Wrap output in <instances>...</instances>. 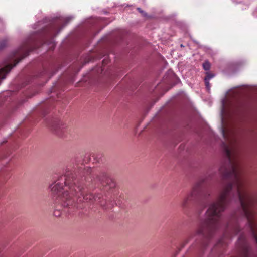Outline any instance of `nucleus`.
<instances>
[{
    "label": "nucleus",
    "instance_id": "39448f33",
    "mask_svg": "<svg viewBox=\"0 0 257 257\" xmlns=\"http://www.w3.org/2000/svg\"><path fill=\"white\" fill-rule=\"evenodd\" d=\"M91 157L93 158L94 161H95V162H98L101 158V155L95 154H92L91 155L86 154L84 157L83 162L85 163L89 162L91 160Z\"/></svg>",
    "mask_w": 257,
    "mask_h": 257
},
{
    "label": "nucleus",
    "instance_id": "f257e3e1",
    "mask_svg": "<svg viewBox=\"0 0 257 257\" xmlns=\"http://www.w3.org/2000/svg\"><path fill=\"white\" fill-rule=\"evenodd\" d=\"M226 162L219 169L222 183L219 194L215 200L211 199L210 191L206 179H200L196 182L191 190L181 201V207L186 209L190 202L201 203L206 201L208 208L206 211L205 218L201 220L195 234L204 240L203 247L207 245L209 240L223 227L224 223L221 216L226 205L231 201L238 202L240 205L241 217L233 216L228 223L223 226L224 233L218 244L226 243V238H231L240 231L242 218L246 226L238 238V243L243 251V257H249V247L245 232L253 238L257 245V220L255 219V205L257 203V195L248 192L243 187V183L240 177L238 163L235 158L231 157V152L224 144Z\"/></svg>",
    "mask_w": 257,
    "mask_h": 257
},
{
    "label": "nucleus",
    "instance_id": "f03ea898",
    "mask_svg": "<svg viewBox=\"0 0 257 257\" xmlns=\"http://www.w3.org/2000/svg\"><path fill=\"white\" fill-rule=\"evenodd\" d=\"M97 184L106 189H113L116 185L105 171L94 172L91 168L85 167L83 163L75 160L72 165L66 168L63 175L59 176L50 186L58 205L54 215L61 216L60 208L78 207L79 202L100 203L102 196L101 194L93 195L85 191L86 189L91 190L97 187Z\"/></svg>",
    "mask_w": 257,
    "mask_h": 257
},
{
    "label": "nucleus",
    "instance_id": "ddd939ff",
    "mask_svg": "<svg viewBox=\"0 0 257 257\" xmlns=\"http://www.w3.org/2000/svg\"><path fill=\"white\" fill-rule=\"evenodd\" d=\"M181 47H184V46H183L182 44H181Z\"/></svg>",
    "mask_w": 257,
    "mask_h": 257
},
{
    "label": "nucleus",
    "instance_id": "7ed1b4c3",
    "mask_svg": "<svg viewBox=\"0 0 257 257\" xmlns=\"http://www.w3.org/2000/svg\"><path fill=\"white\" fill-rule=\"evenodd\" d=\"M72 19V17H71L66 18H59L55 19L50 26L49 34L51 36H56Z\"/></svg>",
    "mask_w": 257,
    "mask_h": 257
},
{
    "label": "nucleus",
    "instance_id": "9b49d317",
    "mask_svg": "<svg viewBox=\"0 0 257 257\" xmlns=\"http://www.w3.org/2000/svg\"><path fill=\"white\" fill-rule=\"evenodd\" d=\"M201 213V211L198 210V215H200Z\"/></svg>",
    "mask_w": 257,
    "mask_h": 257
},
{
    "label": "nucleus",
    "instance_id": "f8f14e48",
    "mask_svg": "<svg viewBox=\"0 0 257 257\" xmlns=\"http://www.w3.org/2000/svg\"><path fill=\"white\" fill-rule=\"evenodd\" d=\"M189 241V239H187L186 241H185V244H187Z\"/></svg>",
    "mask_w": 257,
    "mask_h": 257
},
{
    "label": "nucleus",
    "instance_id": "20e7f679",
    "mask_svg": "<svg viewBox=\"0 0 257 257\" xmlns=\"http://www.w3.org/2000/svg\"><path fill=\"white\" fill-rule=\"evenodd\" d=\"M67 125L61 120H56L53 122L51 129L58 136L63 137L66 131Z\"/></svg>",
    "mask_w": 257,
    "mask_h": 257
},
{
    "label": "nucleus",
    "instance_id": "9d476101",
    "mask_svg": "<svg viewBox=\"0 0 257 257\" xmlns=\"http://www.w3.org/2000/svg\"><path fill=\"white\" fill-rule=\"evenodd\" d=\"M204 82L206 88L208 90H209L210 89L209 81H206V80H204Z\"/></svg>",
    "mask_w": 257,
    "mask_h": 257
},
{
    "label": "nucleus",
    "instance_id": "0eeeda50",
    "mask_svg": "<svg viewBox=\"0 0 257 257\" xmlns=\"http://www.w3.org/2000/svg\"><path fill=\"white\" fill-rule=\"evenodd\" d=\"M214 77V75L213 74L210 73L209 72L206 73V76L204 78V80H206V81H209L211 78Z\"/></svg>",
    "mask_w": 257,
    "mask_h": 257
},
{
    "label": "nucleus",
    "instance_id": "1a4fd4ad",
    "mask_svg": "<svg viewBox=\"0 0 257 257\" xmlns=\"http://www.w3.org/2000/svg\"><path fill=\"white\" fill-rule=\"evenodd\" d=\"M6 41H3L0 43V50L4 48L6 46Z\"/></svg>",
    "mask_w": 257,
    "mask_h": 257
},
{
    "label": "nucleus",
    "instance_id": "6e6552de",
    "mask_svg": "<svg viewBox=\"0 0 257 257\" xmlns=\"http://www.w3.org/2000/svg\"><path fill=\"white\" fill-rule=\"evenodd\" d=\"M137 10L138 11L142 14V15L144 17H148V15L147 13H146L144 11L142 10L140 8H137Z\"/></svg>",
    "mask_w": 257,
    "mask_h": 257
},
{
    "label": "nucleus",
    "instance_id": "423d86ee",
    "mask_svg": "<svg viewBox=\"0 0 257 257\" xmlns=\"http://www.w3.org/2000/svg\"><path fill=\"white\" fill-rule=\"evenodd\" d=\"M202 66H203V69L206 71L209 70L210 68V64L209 62L207 61H205L203 63Z\"/></svg>",
    "mask_w": 257,
    "mask_h": 257
}]
</instances>
